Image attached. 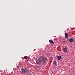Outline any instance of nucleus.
Segmentation results:
<instances>
[{
	"label": "nucleus",
	"mask_w": 75,
	"mask_h": 75,
	"mask_svg": "<svg viewBox=\"0 0 75 75\" xmlns=\"http://www.w3.org/2000/svg\"><path fill=\"white\" fill-rule=\"evenodd\" d=\"M46 61H47V57H45L41 56L38 58L37 64L38 65H42L45 64Z\"/></svg>",
	"instance_id": "f257e3e1"
},
{
	"label": "nucleus",
	"mask_w": 75,
	"mask_h": 75,
	"mask_svg": "<svg viewBox=\"0 0 75 75\" xmlns=\"http://www.w3.org/2000/svg\"><path fill=\"white\" fill-rule=\"evenodd\" d=\"M23 74H27V70L25 69H23L21 70Z\"/></svg>",
	"instance_id": "f03ea898"
},
{
	"label": "nucleus",
	"mask_w": 75,
	"mask_h": 75,
	"mask_svg": "<svg viewBox=\"0 0 75 75\" xmlns=\"http://www.w3.org/2000/svg\"><path fill=\"white\" fill-rule=\"evenodd\" d=\"M62 51L64 52H67L68 51V49L66 47H63L62 49Z\"/></svg>",
	"instance_id": "7ed1b4c3"
},
{
	"label": "nucleus",
	"mask_w": 75,
	"mask_h": 75,
	"mask_svg": "<svg viewBox=\"0 0 75 75\" xmlns=\"http://www.w3.org/2000/svg\"><path fill=\"white\" fill-rule=\"evenodd\" d=\"M57 59L58 60H60V59H62V57L61 56H58L57 57Z\"/></svg>",
	"instance_id": "20e7f679"
},
{
	"label": "nucleus",
	"mask_w": 75,
	"mask_h": 75,
	"mask_svg": "<svg viewBox=\"0 0 75 75\" xmlns=\"http://www.w3.org/2000/svg\"><path fill=\"white\" fill-rule=\"evenodd\" d=\"M69 41L70 42H73L74 41V39L73 38H70L69 39Z\"/></svg>",
	"instance_id": "39448f33"
},
{
	"label": "nucleus",
	"mask_w": 75,
	"mask_h": 75,
	"mask_svg": "<svg viewBox=\"0 0 75 75\" xmlns=\"http://www.w3.org/2000/svg\"><path fill=\"white\" fill-rule=\"evenodd\" d=\"M53 64L56 67H57V63L55 61H54L53 62Z\"/></svg>",
	"instance_id": "423d86ee"
},
{
	"label": "nucleus",
	"mask_w": 75,
	"mask_h": 75,
	"mask_svg": "<svg viewBox=\"0 0 75 75\" xmlns=\"http://www.w3.org/2000/svg\"><path fill=\"white\" fill-rule=\"evenodd\" d=\"M65 37L66 38H67L68 37V35L67 33H66L65 34Z\"/></svg>",
	"instance_id": "0eeeda50"
},
{
	"label": "nucleus",
	"mask_w": 75,
	"mask_h": 75,
	"mask_svg": "<svg viewBox=\"0 0 75 75\" xmlns=\"http://www.w3.org/2000/svg\"><path fill=\"white\" fill-rule=\"evenodd\" d=\"M49 41L50 43V44H52V43H53V41H52V40H49Z\"/></svg>",
	"instance_id": "6e6552de"
},
{
	"label": "nucleus",
	"mask_w": 75,
	"mask_h": 75,
	"mask_svg": "<svg viewBox=\"0 0 75 75\" xmlns=\"http://www.w3.org/2000/svg\"><path fill=\"white\" fill-rule=\"evenodd\" d=\"M24 59H27V58H28V57L27 56H25L24 57Z\"/></svg>",
	"instance_id": "1a4fd4ad"
},
{
	"label": "nucleus",
	"mask_w": 75,
	"mask_h": 75,
	"mask_svg": "<svg viewBox=\"0 0 75 75\" xmlns=\"http://www.w3.org/2000/svg\"><path fill=\"white\" fill-rule=\"evenodd\" d=\"M71 32H69V33H71Z\"/></svg>",
	"instance_id": "9d476101"
},
{
	"label": "nucleus",
	"mask_w": 75,
	"mask_h": 75,
	"mask_svg": "<svg viewBox=\"0 0 75 75\" xmlns=\"http://www.w3.org/2000/svg\"><path fill=\"white\" fill-rule=\"evenodd\" d=\"M63 42H64V43H65V41H63Z\"/></svg>",
	"instance_id": "9b49d317"
},
{
	"label": "nucleus",
	"mask_w": 75,
	"mask_h": 75,
	"mask_svg": "<svg viewBox=\"0 0 75 75\" xmlns=\"http://www.w3.org/2000/svg\"><path fill=\"white\" fill-rule=\"evenodd\" d=\"M18 67H19V66H18L17 68H18Z\"/></svg>",
	"instance_id": "f8f14e48"
}]
</instances>
